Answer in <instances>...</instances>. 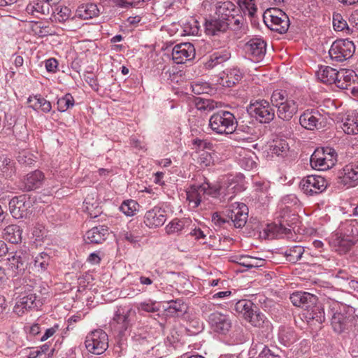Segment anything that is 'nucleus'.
<instances>
[{
	"label": "nucleus",
	"instance_id": "obj_1",
	"mask_svg": "<svg viewBox=\"0 0 358 358\" xmlns=\"http://www.w3.org/2000/svg\"><path fill=\"white\" fill-rule=\"evenodd\" d=\"M271 101L273 106L277 108L278 117L284 121H289L298 111L297 102L288 97L285 90H274Z\"/></svg>",
	"mask_w": 358,
	"mask_h": 358
},
{
	"label": "nucleus",
	"instance_id": "obj_2",
	"mask_svg": "<svg viewBox=\"0 0 358 358\" xmlns=\"http://www.w3.org/2000/svg\"><path fill=\"white\" fill-rule=\"evenodd\" d=\"M236 119L233 113L220 110L213 113L209 119V127L217 134H231L234 131Z\"/></svg>",
	"mask_w": 358,
	"mask_h": 358
},
{
	"label": "nucleus",
	"instance_id": "obj_3",
	"mask_svg": "<svg viewBox=\"0 0 358 358\" xmlns=\"http://www.w3.org/2000/svg\"><path fill=\"white\" fill-rule=\"evenodd\" d=\"M220 189L211 186L208 182L201 185H192L186 190L187 200L192 208H197L207 196L216 197Z\"/></svg>",
	"mask_w": 358,
	"mask_h": 358
},
{
	"label": "nucleus",
	"instance_id": "obj_4",
	"mask_svg": "<svg viewBox=\"0 0 358 358\" xmlns=\"http://www.w3.org/2000/svg\"><path fill=\"white\" fill-rule=\"evenodd\" d=\"M263 20L268 28L280 34L286 33L290 24L287 15L277 8L266 9L263 14Z\"/></svg>",
	"mask_w": 358,
	"mask_h": 358
},
{
	"label": "nucleus",
	"instance_id": "obj_5",
	"mask_svg": "<svg viewBox=\"0 0 358 358\" xmlns=\"http://www.w3.org/2000/svg\"><path fill=\"white\" fill-rule=\"evenodd\" d=\"M337 155L331 148L316 149L310 159L311 166L319 171H326L333 167L337 162Z\"/></svg>",
	"mask_w": 358,
	"mask_h": 358
},
{
	"label": "nucleus",
	"instance_id": "obj_6",
	"mask_svg": "<svg viewBox=\"0 0 358 358\" xmlns=\"http://www.w3.org/2000/svg\"><path fill=\"white\" fill-rule=\"evenodd\" d=\"M135 316L136 311L131 305L120 306L115 311L110 325L115 331L123 334L131 326Z\"/></svg>",
	"mask_w": 358,
	"mask_h": 358
},
{
	"label": "nucleus",
	"instance_id": "obj_7",
	"mask_svg": "<svg viewBox=\"0 0 358 358\" xmlns=\"http://www.w3.org/2000/svg\"><path fill=\"white\" fill-rule=\"evenodd\" d=\"M85 345L89 352L94 355H101L108 348V335L101 329L91 331L86 336Z\"/></svg>",
	"mask_w": 358,
	"mask_h": 358
},
{
	"label": "nucleus",
	"instance_id": "obj_8",
	"mask_svg": "<svg viewBox=\"0 0 358 358\" xmlns=\"http://www.w3.org/2000/svg\"><path fill=\"white\" fill-rule=\"evenodd\" d=\"M248 113L261 123H269L275 117V110L264 99L251 102L248 107Z\"/></svg>",
	"mask_w": 358,
	"mask_h": 358
},
{
	"label": "nucleus",
	"instance_id": "obj_9",
	"mask_svg": "<svg viewBox=\"0 0 358 358\" xmlns=\"http://www.w3.org/2000/svg\"><path fill=\"white\" fill-rule=\"evenodd\" d=\"M355 50V46L352 41L348 39H338L332 43L329 54L332 60L341 62L350 59Z\"/></svg>",
	"mask_w": 358,
	"mask_h": 358
},
{
	"label": "nucleus",
	"instance_id": "obj_10",
	"mask_svg": "<svg viewBox=\"0 0 358 358\" xmlns=\"http://www.w3.org/2000/svg\"><path fill=\"white\" fill-rule=\"evenodd\" d=\"M326 179L320 176L310 175L303 178L300 187L304 194L313 196L323 192L327 187Z\"/></svg>",
	"mask_w": 358,
	"mask_h": 358
},
{
	"label": "nucleus",
	"instance_id": "obj_11",
	"mask_svg": "<svg viewBox=\"0 0 358 358\" xmlns=\"http://www.w3.org/2000/svg\"><path fill=\"white\" fill-rule=\"evenodd\" d=\"M32 202L25 195L13 198L9 202L10 212L15 219L27 217L31 213Z\"/></svg>",
	"mask_w": 358,
	"mask_h": 358
},
{
	"label": "nucleus",
	"instance_id": "obj_12",
	"mask_svg": "<svg viewBox=\"0 0 358 358\" xmlns=\"http://www.w3.org/2000/svg\"><path fill=\"white\" fill-rule=\"evenodd\" d=\"M227 217L236 228H242L247 222L248 208L243 203H234L227 210Z\"/></svg>",
	"mask_w": 358,
	"mask_h": 358
},
{
	"label": "nucleus",
	"instance_id": "obj_13",
	"mask_svg": "<svg viewBox=\"0 0 358 358\" xmlns=\"http://www.w3.org/2000/svg\"><path fill=\"white\" fill-rule=\"evenodd\" d=\"M166 219V210L161 207L155 206L145 212L143 222L149 229H156L163 226Z\"/></svg>",
	"mask_w": 358,
	"mask_h": 358
},
{
	"label": "nucleus",
	"instance_id": "obj_14",
	"mask_svg": "<svg viewBox=\"0 0 358 358\" xmlns=\"http://www.w3.org/2000/svg\"><path fill=\"white\" fill-rule=\"evenodd\" d=\"M195 56V49L190 43L176 45L172 50V59L176 64H183L192 59Z\"/></svg>",
	"mask_w": 358,
	"mask_h": 358
},
{
	"label": "nucleus",
	"instance_id": "obj_15",
	"mask_svg": "<svg viewBox=\"0 0 358 358\" xmlns=\"http://www.w3.org/2000/svg\"><path fill=\"white\" fill-rule=\"evenodd\" d=\"M211 329L219 334H226L231 327V320L228 315L220 312H214L208 317Z\"/></svg>",
	"mask_w": 358,
	"mask_h": 358
},
{
	"label": "nucleus",
	"instance_id": "obj_16",
	"mask_svg": "<svg viewBox=\"0 0 358 358\" xmlns=\"http://www.w3.org/2000/svg\"><path fill=\"white\" fill-rule=\"evenodd\" d=\"M322 119V115L315 109H307L299 117V123L308 130L318 129Z\"/></svg>",
	"mask_w": 358,
	"mask_h": 358
},
{
	"label": "nucleus",
	"instance_id": "obj_17",
	"mask_svg": "<svg viewBox=\"0 0 358 358\" xmlns=\"http://www.w3.org/2000/svg\"><path fill=\"white\" fill-rule=\"evenodd\" d=\"M30 257L28 253L18 251L12 257L8 258V266L15 275L24 272L29 264Z\"/></svg>",
	"mask_w": 358,
	"mask_h": 358
},
{
	"label": "nucleus",
	"instance_id": "obj_18",
	"mask_svg": "<svg viewBox=\"0 0 358 358\" xmlns=\"http://www.w3.org/2000/svg\"><path fill=\"white\" fill-rule=\"evenodd\" d=\"M245 49L251 59L259 62L265 55L266 43L262 38H252L245 44Z\"/></svg>",
	"mask_w": 358,
	"mask_h": 358
},
{
	"label": "nucleus",
	"instance_id": "obj_19",
	"mask_svg": "<svg viewBox=\"0 0 358 358\" xmlns=\"http://www.w3.org/2000/svg\"><path fill=\"white\" fill-rule=\"evenodd\" d=\"M36 296L35 293L29 292L28 294H19L13 308V312L18 316L23 315L36 306Z\"/></svg>",
	"mask_w": 358,
	"mask_h": 358
},
{
	"label": "nucleus",
	"instance_id": "obj_20",
	"mask_svg": "<svg viewBox=\"0 0 358 358\" xmlns=\"http://www.w3.org/2000/svg\"><path fill=\"white\" fill-rule=\"evenodd\" d=\"M108 235V228L106 226L100 225L88 230L84 236V240L88 244H101L107 238Z\"/></svg>",
	"mask_w": 358,
	"mask_h": 358
},
{
	"label": "nucleus",
	"instance_id": "obj_21",
	"mask_svg": "<svg viewBox=\"0 0 358 358\" xmlns=\"http://www.w3.org/2000/svg\"><path fill=\"white\" fill-rule=\"evenodd\" d=\"M231 134L233 135L232 139L237 141H252L257 138L256 129L253 126L246 124H236L234 131Z\"/></svg>",
	"mask_w": 358,
	"mask_h": 358
},
{
	"label": "nucleus",
	"instance_id": "obj_22",
	"mask_svg": "<svg viewBox=\"0 0 358 358\" xmlns=\"http://www.w3.org/2000/svg\"><path fill=\"white\" fill-rule=\"evenodd\" d=\"M290 300L294 306L306 310L317 303V298L308 292H296L290 296Z\"/></svg>",
	"mask_w": 358,
	"mask_h": 358
},
{
	"label": "nucleus",
	"instance_id": "obj_23",
	"mask_svg": "<svg viewBox=\"0 0 358 358\" xmlns=\"http://www.w3.org/2000/svg\"><path fill=\"white\" fill-rule=\"evenodd\" d=\"M242 77V73L239 69L236 68L227 69L220 74L217 83L222 87H231L241 80Z\"/></svg>",
	"mask_w": 358,
	"mask_h": 358
},
{
	"label": "nucleus",
	"instance_id": "obj_24",
	"mask_svg": "<svg viewBox=\"0 0 358 358\" xmlns=\"http://www.w3.org/2000/svg\"><path fill=\"white\" fill-rule=\"evenodd\" d=\"M236 13H239L238 8L231 1H218L215 6V14L218 17L229 20L233 18Z\"/></svg>",
	"mask_w": 358,
	"mask_h": 358
},
{
	"label": "nucleus",
	"instance_id": "obj_25",
	"mask_svg": "<svg viewBox=\"0 0 358 358\" xmlns=\"http://www.w3.org/2000/svg\"><path fill=\"white\" fill-rule=\"evenodd\" d=\"M342 180L350 186L358 184V161L352 162L343 168Z\"/></svg>",
	"mask_w": 358,
	"mask_h": 358
},
{
	"label": "nucleus",
	"instance_id": "obj_26",
	"mask_svg": "<svg viewBox=\"0 0 358 358\" xmlns=\"http://www.w3.org/2000/svg\"><path fill=\"white\" fill-rule=\"evenodd\" d=\"M83 210L86 212L91 218H96L101 214V208L96 199V193L88 194L83 202Z\"/></svg>",
	"mask_w": 358,
	"mask_h": 358
},
{
	"label": "nucleus",
	"instance_id": "obj_27",
	"mask_svg": "<svg viewBox=\"0 0 358 358\" xmlns=\"http://www.w3.org/2000/svg\"><path fill=\"white\" fill-rule=\"evenodd\" d=\"M229 29V22L228 20H223L222 17L210 20L206 23V32L208 35L217 36L221 33H224Z\"/></svg>",
	"mask_w": 358,
	"mask_h": 358
},
{
	"label": "nucleus",
	"instance_id": "obj_28",
	"mask_svg": "<svg viewBox=\"0 0 358 358\" xmlns=\"http://www.w3.org/2000/svg\"><path fill=\"white\" fill-rule=\"evenodd\" d=\"M254 327L262 329V331L266 333L267 336L271 332L273 326L265 315L257 311H253L247 319Z\"/></svg>",
	"mask_w": 358,
	"mask_h": 358
},
{
	"label": "nucleus",
	"instance_id": "obj_29",
	"mask_svg": "<svg viewBox=\"0 0 358 358\" xmlns=\"http://www.w3.org/2000/svg\"><path fill=\"white\" fill-rule=\"evenodd\" d=\"M44 178L43 173L38 170L28 173L23 180L24 189L31 191L39 188L43 182Z\"/></svg>",
	"mask_w": 358,
	"mask_h": 358
},
{
	"label": "nucleus",
	"instance_id": "obj_30",
	"mask_svg": "<svg viewBox=\"0 0 358 358\" xmlns=\"http://www.w3.org/2000/svg\"><path fill=\"white\" fill-rule=\"evenodd\" d=\"M303 315L308 322L315 321L321 324L325 320L324 311L320 306L313 305L310 308L304 310Z\"/></svg>",
	"mask_w": 358,
	"mask_h": 358
},
{
	"label": "nucleus",
	"instance_id": "obj_31",
	"mask_svg": "<svg viewBox=\"0 0 358 358\" xmlns=\"http://www.w3.org/2000/svg\"><path fill=\"white\" fill-rule=\"evenodd\" d=\"M15 289L17 290V294H28V293H34V288L36 282L30 276H24L22 278H18L15 281Z\"/></svg>",
	"mask_w": 358,
	"mask_h": 358
},
{
	"label": "nucleus",
	"instance_id": "obj_32",
	"mask_svg": "<svg viewBox=\"0 0 358 358\" xmlns=\"http://www.w3.org/2000/svg\"><path fill=\"white\" fill-rule=\"evenodd\" d=\"M337 70L329 66H320L316 72V76L321 82L332 84L336 82Z\"/></svg>",
	"mask_w": 358,
	"mask_h": 358
},
{
	"label": "nucleus",
	"instance_id": "obj_33",
	"mask_svg": "<svg viewBox=\"0 0 358 358\" xmlns=\"http://www.w3.org/2000/svg\"><path fill=\"white\" fill-rule=\"evenodd\" d=\"M50 6L46 1L36 0L27 6L26 12L28 14L38 17V15L48 14Z\"/></svg>",
	"mask_w": 358,
	"mask_h": 358
},
{
	"label": "nucleus",
	"instance_id": "obj_34",
	"mask_svg": "<svg viewBox=\"0 0 358 358\" xmlns=\"http://www.w3.org/2000/svg\"><path fill=\"white\" fill-rule=\"evenodd\" d=\"M230 57L231 52L227 49L216 51L210 56L209 59L205 64V66L208 69H211L217 65L227 61Z\"/></svg>",
	"mask_w": 358,
	"mask_h": 358
},
{
	"label": "nucleus",
	"instance_id": "obj_35",
	"mask_svg": "<svg viewBox=\"0 0 358 358\" xmlns=\"http://www.w3.org/2000/svg\"><path fill=\"white\" fill-rule=\"evenodd\" d=\"M22 229L20 226L10 224L7 226L3 232V238L13 244H17L22 241Z\"/></svg>",
	"mask_w": 358,
	"mask_h": 358
},
{
	"label": "nucleus",
	"instance_id": "obj_36",
	"mask_svg": "<svg viewBox=\"0 0 358 358\" xmlns=\"http://www.w3.org/2000/svg\"><path fill=\"white\" fill-rule=\"evenodd\" d=\"M349 323V318L341 313H334L331 319V325L334 331L338 334H341L347 329Z\"/></svg>",
	"mask_w": 358,
	"mask_h": 358
},
{
	"label": "nucleus",
	"instance_id": "obj_37",
	"mask_svg": "<svg viewBox=\"0 0 358 358\" xmlns=\"http://www.w3.org/2000/svg\"><path fill=\"white\" fill-rule=\"evenodd\" d=\"M338 79L335 84L336 86L341 89H348L352 81L355 80V73L353 71L342 69L337 71Z\"/></svg>",
	"mask_w": 358,
	"mask_h": 358
},
{
	"label": "nucleus",
	"instance_id": "obj_38",
	"mask_svg": "<svg viewBox=\"0 0 358 358\" xmlns=\"http://www.w3.org/2000/svg\"><path fill=\"white\" fill-rule=\"evenodd\" d=\"M99 10L94 3H87L80 6L76 10V16L83 20H88L98 16Z\"/></svg>",
	"mask_w": 358,
	"mask_h": 358
},
{
	"label": "nucleus",
	"instance_id": "obj_39",
	"mask_svg": "<svg viewBox=\"0 0 358 358\" xmlns=\"http://www.w3.org/2000/svg\"><path fill=\"white\" fill-rule=\"evenodd\" d=\"M30 107L34 110H41L43 113H49L52 109L51 103L41 95L30 96L27 99Z\"/></svg>",
	"mask_w": 358,
	"mask_h": 358
},
{
	"label": "nucleus",
	"instance_id": "obj_40",
	"mask_svg": "<svg viewBox=\"0 0 358 358\" xmlns=\"http://www.w3.org/2000/svg\"><path fill=\"white\" fill-rule=\"evenodd\" d=\"M343 130L348 134H358V113L349 115L345 119L342 127Z\"/></svg>",
	"mask_w": 358,
	"mask_h": 358
},
{
	"label": "nucleus",
	"instance_id": "obj_41",
	"mask_svg": "<svg viewBox=\"0 0 358 358\" xmlns=\"http://www.w3.org/2000/svg\"><path fill=\"white\" fill-rule=\"evenodd\" d=\"M167 303L169 306L165 308L167 315L176 316L186 311L187 306L181 299L171 300Z\"/></svg>",
	"mask_w": 358,
	"mask_h": 358
},
{
	"label": "nucleus",
	"instance_id": "obj_42",
	"mask_svg": "<svg viewBox=\"0 0 358 358\" xmlns=\"http://www.w3.org/2000/svg\"><path fill=\"white\" fill-rule=\"evenodd\" d=\"M139 204L133 199H127L124 201L120 205L119 209L127 216H134L139 210Z\"/></svg>",
	"mask_w": 358,
	"mask_h": 358
},
{
	"label": "nucleus",
	"instance_id": "obj_43",
	"mask_svg": "<svg viewBox=\"0 0 358 358\" xmlns=\"http://www.w3.org/2000/svg\"><path fill=\"white\" fill-rule=\"evenodd\" d=\"M239 11L242 10L244 15L254 17L257 8L255 0H237Z\"/></svg>",
	"mask_w": 358,
	"mask_h": 358
},
{
	"label": "nucleus",
	"instance_id": "obj_44",
	"mask_svg": "<svg viewBox=\"0 0 358 358\" xmlns=\"http://www.w3.org/2000/svg\"><path fill=\"white\" fill-rule=\"evenodd\" d=\"M303 252L304 249L302 246L294 245L290 248L287 249L284 254L287 261L292 263H295L298 260L301 259Z\"/></svg>",
	"mask_w": 358,
	"mask_h": 358
},
{
	"label": "nucleus",
	"instance_id": "obj_45",
	"mask_svg": "<svg viewBox=\"0 0 358 358\" xmlns=\"http://www.w3.org/2000/svg\"><path fill=\"white\" fill-rule=\"evenodd\" d=\"M278 340L285 346L290 345L295 340L294 331L290 328L281 327L278 332Z\"/></svg>",
	"mask_w": 358,
	"mask_h": 358
},
{
	"label": "nucleus",
	"instance_id": "obj_46",
	"mask_svg": "<svg viewBox=\"0 0 358 358\" xmlns=\"http://www.w3.org/2000/svg\"><path fill=\"white\" fill-rule=\"evenodd\" d=\"M252 306L253 303L250 301L241 300L236 303L235 310L247 320L254 311Z\"/></svg>",
	"mask_w": 358,
	"mask_h": 358
},
{
	"label": "nucleus",
	"instance_id": "obj_47",
	"mask_svg": "<svg viewBox=\"0 0 358 358\" xmlns=\"http://www.w3.org/2000/svg\"><path fill=\"white\" fill-rule=\"evenodd\" d=\"M192 92L195 94H210L213 91L210 85L201 80L193 82L191 85Z\"/></svg>",
	"mask_w": 358,
	"mask_h": 358
},
{
	"label": "nucleus",
	"instance_id": "obj_48",
	"mask_svg": "<svg viewBox=\"0 0 358 358\" xmlns=\"http://www.w3.org/2000/svg\"><path fill=\"white\" fill-rule=\"evenodd\" d=\"M50 259L49 255L46 253L42 252L38 254L34 261V268L38 272L45 271L49 265Z\"/></svg>",
	"mask_w": 358,
	"mask_h": 358
},
{
	"label": "nucleus",
	"instance_id": "obj_49",
	"mask_svg": "<svg viewBox=\"0 0 358 358\" xmlns=\"http://www.w3.org/2000/svg\"><path fill=\"white\" fill-rule=\"evenodd\" d=\"M333 26L334 29L337 31H345L349 34L350 29L347 22L340 13H334L333 15Z\"/></svg>",
	"mask_w": 358,
	"mask_h": 358
},
{
	"label": "nucleus",
	"instance_id": "obj_50",
	"mask_svg": "<svg viewBox=\"0 0 358 358\" xmlns=\"http://www.w3.org/2000/svg\"><path fill=\"white\" fill-rule=\"evenodd\" d=\"M240 264L248 268L261 267L264 265L265 259L252 257H243L240 259Z\"/></svg>",
	"mask_w": 358,
	"mask_h": 358
},
{
	"label": "nucleus",
	"instance_id": "obj_51",
	"mask_svg": "<svg viewBox=\"0 0 358 358\" xmlns=\"http://www.w3.org/2000/svg\"><path fill=\"white\" fill-rule=\"evenodd\" d=\"M74 99L71 94H66L64 96L58 99L57 104V109L60 112H65L69 108L74 106Z\"/></svg>",
	"mask_w": 358,
	"mask_h": 358
},
{
	"label": "nucleus",
	"instance_id": "obj_52",
	"mask_svg": "<svg viewBox=\"0 0 358 358\" xmlns=\"http://www.w3.org/2000/svg\"><path fill=\"white\" fill-rule=\"evenodd\" d=\"M187 221L174 219L165 227L166 232L168 234H173L182 231Z\"/></svg>",
	"mask_w": 358,
	"mask_h": 358
},
{
	"label": "nucleus",
	"instance_id": "obj_53",
	"mask_svg": "<svg viewBox=\"0 0 358 358\" xmlns=\"http://www.w3.org/2000/svg\"><path fill=\"white\" fill-rule=\"evenodd\" d=\"M233 17V18L230 17L229 20V29L235 31L243 29L246 22L243 15H239L238 13H236Z\"/></svg>",
	"mask_w": 358,
	"mask_h": 358
},
{
	"label": "nucleus",
	"instance_id": "obj_54",
	"mask_svg": "<svg viewBox=\"0 0 358 358\" xmlns=\"http://www.w3.org/2000/svg\"><path fill=\"white\" fill-rule=\"evenodd\" d=\"M32 30L38 37H45L52 34L51 28L49 26H45L41 22H36L32 26Z\"/></svg>",
	"mask_w": 358,
	"mask_h": 358
},
{
	"label": "nucleus",
	"instance_id": "obj_55",
	"mask_svg": "<svg viewBox=\"0 0 358 358\" xmlns=\"http://www.w3.org/2000/svg\"><path fill=\"white\" fill-rule=\"evenodd\" d=\"M288 149V144L286 143L285 141L282 140L275 141L274 144L271 146L272 152L278 156H282L284 154L287 152Z\"/></svg>",
	"mask_w": 358,
	"mask_h": 358
},
{
	"label": "nucleus",
	"instance_id": "obj_56",
	"mask_svg": "<svg viewBox=\"0 0 358 358\" xmlns=\"http://www.w3.org/2000/svg\"><path fill=\"white\" fill-rule=\"evenodd\" d=\"M199 23L195 19H190L185 24L184 31L188 34L197 35L199 31Z\"/></svg>",
	"mask_w": 358,
	"mask_h": 358
},
{
	"label": "nucleus",
	"instance_id": "obj_57",
	"mask_svg": "<svg viewBox=\"0 0 358 358\" xmlns=\"http://www.w3.org/2000/svg\"><path fill=\"white\" fill-rule=\"evenodd\" d=\"M281 352L278 349L271 350L267 346H264L258 358H281L280 354Z\"/></svg>",
	"mask_w": 358,
	"mask_h": 358
},
{
	"label": "nucleus",
	"instance_id": "obj_58",
	"mask_svg": "<svg viewBox=\"0 0 358 358\" xmlns=\"http://www.w3.org/2000/svg\"><path fill=\"white\" fill-rule=\"evenodd\" d=\"M268 230L270 231H273L276 235H286L288 236L291 234V229L287 228L282 223H280L279 224H274L272 226L268 227Z\"/></svg>",
	"mask_w": 358,
	"mask_h": 358
},
{
	"label": "nucleus",
	"instance_id": "obj_59",
	"mask_svg": "<svg viewBox=\"0 0 358 358\" xmlns=\"http://www.w3.org/2000/svg\"><path fill=\"white\" fill-rule=\"evenodd\" d=\"M138 309L148 313H155L159 310L156 306V302L150 300L140 303Z\"/></svg>",
	"mask_w": 358,
	"mask_h": 358
},
{
	"label": "nucleus",
	"instance_id": "obj_60",
	"mask_svg": "<svg viewBox=\"0 0 358 358\" xmlns=\"http://www.w3.org/2000/svg\"><path fill=\"white\" fill-rule=\"evenodd\" d=\"M196 106L200 110H212L215 108L213 102L210 99L199 98L196 100Z\"/></svg>",
	"mask_w": 358,
	"mask_h": 358
},
{
	"label": "nucleus",
	"instance_id": "obj_61",
	"mask_svg": "<svg viewBox=\"0 0 358 358\" xmlns=\"http://www.w3.org/2000/svg\"><path fill=\"white\" fill-rule=\"evenodd\" d=\"M198 163L201 167H207L213 164V157L210 153L203 151L198 158Z\"/></svg>",
	"mask_w": 358,
	"mask_h": 358
},
{
	"label": "nucleus",
	"instance_id": "obj_62",
	"mask_svg": "<svg viewBox=\"0 0 358 358\" xmlns=\"http://www.w3.org/2000/svg\"><path fill=\"white\" fill-rule=\"evenodd\" d=\"M249 152V156H245L242 159H240V164L242 167H243L246 170H250L253 168L256 167L257 164L252 158V155H254V153L251 152Z\"/></svg>",
	"mask_w": 358,
	"mask_h": 358
},
{
	"label": "nucleus",
	"instance_id": "obj_63",
	"mask_svg": "<svg viewBox=\"0 0 358 358\" xmlns=\"http://www.w3.org/2000/svg\"><path fill=\"white\" fill-rule=\"evenodd\" d=\"M122 236L131 243H137L141 239V235L134 231H124L122 233Z\"/></svg>",
	"mask_w": 358,
	"mask_h": 358
},
{
	"label": "nucleus",
	"instance_id": "obj_64",
	"mask_svg": "<svg viewBox=\"0 0 358 358\" xmlns=\"http://www.w3.org/2000/svg\"><path fill=\"white\" fill-rule=\"evenodd\" d=\"M17 161L22 164L31 165L34 162V159L31 155L27 152L23 151L19 153Z\"/></svg>",
	"mask_w": 358,
	"mask_h": 358
}]
</instances>
